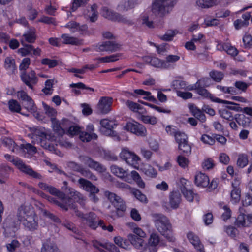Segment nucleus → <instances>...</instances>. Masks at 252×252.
I'll return each instance as SVG.
<instances>
[{
    "label": "nucleus",
    "mask_w": 252,
    "mask_h": 252,
    "mask_svg": "<svg viewBox=\"0 0 252 252\" xmlns=\"http://www.w3.org/2000/svg\"><path fill=\"white\" fill-rule=\"evenodd\" d=\"M153 220L158 231L167 240L173 242L175 238L173 234V229L168 219L164 215L159 213L152 214Z\"/></svg>",
    "instance_id": "1"
},
{
    "label": "nucleus",
    "mask_w": 252,
    "mask_h": 252,
    "mask_svg": "<svg viewBox=\"0 0 252 252\" xmlns=\"http://www.w3.org/2000/svg\"><path fill=\"white\" fill-rule=\"evenodd\" d=\"M176 3V0H154L151 11L155 16L163 18L172 10Z\"/></svg>",
    "instance_id": "2"
},
{
    "label": "nucleus",
    "mask_w": 252,
    "mask_h": 252,
    "mask_svg": "<svg viewBox=\"0 0 252 252\" xmlns=\"http://www.w3.org/2000/svg\"><path fill=\"white\" fill-rule=\"evenodd\" d=\"M101 14L104 18L112 21L121 22L129 26L134 24L133 20L128 19L127 17L115 12L107 7L102 8Z\"/></svg>",
    "instance_id": "3"
},
{
    "label": "nucleus",
    "mask_w": 252,
    "mask_h": 252,
    "mask_svg": "<svg viewBox=\"0 0 252 252\" xmlns=\"http://www.w3.org/2000/svg\"><path fill=\"white\" fill-rule=\"evenodd\" d=\"M78 183L80 185V187L83 189L89 192V198L91 201L94 203L98 201L99 198L96 195L99 191V189L95 186L94 185L89 181L84 178H80Z\"/></svg>",
    "instance_id": "4"
},
{
    "label": "nucleus",
    "mask_w": 252,
    "mask_h": 252,
    "mask_svg": "<svg viewBox=\"0 0 252 252\" xmlns=\"http://www.w3.org/2000/svg\"><path fill=\"white\" fill-rule=\"evenodd\" d=\"M79 159L85 165L99 173H102L106 171V168L104 165L88 156H80Z\"/></svg>",
    "instance_id": "5"
},
{
    "label": "nucleus",
    "mask_w": 252,
    "mask_h": 252,
    "mask_svg": "<svg viewBox=\"0 0 252 252\" xmlns=\"http://www.w3.org/2000/svg\"><path fill=\"white\" fill-rule=\"evenodd\" d=\"M239 212L236 221L238 226H246L252 224V214L249 213L248 210L244 207H240Z\"/></svg>",
    "instance_id": "6"
},
{
    "label": "nucleus",
    "mask_w": 252,
    "mask_h": 252,
    "mask_svg": "<svg viewBox=\"0 0 252 252\" xmlns=\"http://www.w3.org/2000/svg\"><path fill=\"white\" fill-rule=\"evenodd\" d=\"M94 50L97 52H114L119 50L121 45L114 41H107L102 42L94 47Z\"/></svg>",
    "instance_id": "7"
},
{
    "label": "nucleus",
    "mask_w": 252,
    "mask_h": 252,
    "mask_svg": "<svg viewBox=\"0 0 252 252\" xmlns=\"http://www.w3.org/2000/svg\"><path fill=\"white\" fill-rule=\"evenodd\" d=\"M113 103V98L111 97H101L96 106V112L98 114H106L110 112Z\"/></svg>",
    "instance_id": "8"
},
{
    "label": "nucleus",
    "mask_w": 252,
    "mask_h": 252,
    "mask_svg": "<svg viewBox=\"0 0 252 252\" xmlns=\"http://www.w3.org/2000/svg\"><path fill=\"white\" fill-rule=\"evenodd\" d=\"M124 129L137 136H144L146 134V129L144 126L137 122L127 123L124 127Z\"/></svg>",
    "instance_id": "9"
},
{
    "label": "nucleus",
    "mask_w": 252,
    "mask_h": 252,
    "mask_svg": "<svg viewBox=\"0 0 252 252\" xmlns=\"http://www.w3.org/2000/svg\"><path fill=\"white\" fill-rule=\"evenodd\" d=\"M12 162L14 164L17 166L23 172L25 173L34 178H41L42 176L40 174L33 170L30 166L26 165L21 160L18 159H13Z\"/></svg>",
    "instance_id": "10"
},
{
    "label": "nucleus",
    "mask_w": 252,
    "mask_h": 252,
    "mask_svg": "<svg viewBox=\"0 0 252 252\" xmlns=\"http://www.w3.org/2000/svg\"><path fill=\"white\" fill-rule=\"evenodd\" d=\"M34 213L32 207L22 205L18 208L16 217L19 222H23Z\"/></svg>",
    "instance_id": "11"
},
{
    "label": "nucleus",
    "mask_w": 252,
    "mask_h": 252,
    "mask_svg": "<svg viewBox=\"0 0 252 252\" xmlns=\"http://www.w3.org/2000/svg\"><path fill=\"white\" fill-rule=\"evenodd\" d=\"M180 189L186 199L192 202L193 200L194 194L190 188V184L185 179H181L180 180Z\"/></svg>",
    "instance_id": "12"
},
{
    "label": "nucleus",
    "mask_w": 252,
    "mask_h": 252,
    "mask_svg": "<svg viewBox=\"0 0 252 252\" xmlns=\"http://www.w3.org/2000/svg\"><path fill=\"white\" fill-rule=\"evenodd\" d=\"M120 156L127 163L134 165L140 160V158L134 153L129 151L127 148H124L122 150Z\"/></svg>",
    "instance_id": "13"
},
{
    "label": "nucleus",
    "mask_w": 252,
    "mask_h": 252,
    "mask_svg": "<svg viewBox=\"0 0 252 252\" xmlns=\"http://www.w3.org/2000/svg\"><path fill=\"white\" fill-rule=\"evenodd\" d=\"M84 220H86L87 225L93 229H95L103 223V221L99 220L96 215L92 212L86 214Z\"/></svg>",
    "instance_id": "14"
},
{
    "label": "nucleus",
    "mask_w": 252,
    "mask_h": 252,
    "mask_svg": "<svg viewBox=\"0 0 252 252\" xmlns=\"http://www.w3.org/2000/svg\"><path fill=\"white\" fill-rule=\"evenodd\" d=\"M20 78L22 81L30 88L32 89V84H36L37 78L34 70L31 71L29 73L26 72H21Z\"/></svg>",
    "instance_id": "15"
},
{
    "label": "nucleus",
    "mask_w": 252,
    "mask_h": 252,
    "mask_svg": "<svg viewBox=\"0 0 252 252\" xmlns=\"http://www.w3.org/2000/svg\"><path fill=\"white\" fill-rule=\"evenodd\" d=\"M19 221L17 220L15 221L11 217L8 216L4 220L3 224V228L5 233L11 234L14 233L17 230Z\"/></svg>",
    "instance_id": "16"
},
{
    "label": "nucleus",
    "mask_w": 252,
    "mask_h": 252,
    "mask_svg": "<svg viewBox=\"0 0 252 252\" xmlns=\"http://www.w3.org/2000/svg\"><path fill=\"white\" fill-rule=\"evenodd\" d=\"M25 229L33 231L38 229V217L35 213L22 222Z\"/></svg>",
    "instance_id": "17"
},
{
    "label": "nucleus",
    "mask_w": 252,
    "mask_h": 252,
    "mask_svg": "<svg viewBox=\"0 0 252 252\" xmlns=\"http://www.w3.org/2000/svg\"><path fill=\"white\" fill-rule=\"evenodd\" d=\"M187 238L197 252H205L204 246L198 236L192 232H189L187 234Z\"/></svg>",
    "instance_id": "18"
},
{
    "label": "nucleus",
    "mask_w": 252,
    "mask_h": 252,
    "mask_svg": "<svg viewBox=\"0 0 252 252\" xmlns=\"http://www.w3.org/2000/svg\"><path fill=\"white\" fill-rule=\"evenodd\" d=\"M137 4V0H123L117 6V9L121 12L127 11L134 8Z\"/></svg>",
    "instance_id": "19"
},
{
    "label": "nucleus",
    "mask_w": 252,
    "mask_h": 252,
    "mask_svg": "<svg viewBox=\"0 0 252 252\" xmlns=\"http://www.w3.org/2000/svg\"><path fill=\"white\" fill-rule=\"evenodd\" d=\"M40 252H61L57 245L50 239H47L43 242Z\"/></svg>",
    "instance_id": "20"
},
{
    "label": "nucleus",
    "mask_w": 252,
    "mask_h": 252,
    "mask_svg": "<svg viewBox=\"0 0 252 252\" xmlns=\"http://www.w3.org/2000/svg\"><path fill=\"white\" fill-rule=\"evenodd\" d=\"M200 95L205 97L209 98L212 101L219 103H229L228 101L220 99L218 97H214L207 90L204 89H199L196 92Z\"/></svg>",
    "instance_id": "21"
},
{
    "label": "nucleus",
    "mask_w": 252,
    "mask_h": 252,
    "mask_svg": "<svg viewBox=\"0 0 252 252\" xmlns=\"http://www.w3.org/2000/svg\"><path fill=\"white\" fill-rule=\"evenodd\" d=\"M100 124L102 126L100 130L105 135H106V133H108V131L113 130V129L114 126L116 125L115 121H110L106 119L101 120Z\"/></svg>",
    "instance_id": "22"
},
{
    "label": "nucleus",
    "mask_w": 252,
    "mask_h": 252,
    "mask_svg": "<svg viewBox=\"0 0 252 252\" xmlns=\"http://www.w3.org/2000/svg\"><path fill=\"white\" fill-rule=\"evenodd\" d=\"M195 183L198 187H207L209 184V179L205 174L199 173L195 176Z\"/></svg>",
    "instance_id": "23"
},
{
    "label": "nucleus",
    "mask_w": 252,
    "mask_h": 252,
    "mask_svg": "<svg viewBox=\"0 0 252 252\" xmlns=\"http://www.w3.org/2000/svg\"><path fill=\"white\" fill-rule=\"evenodd\" d=\"M61 38L63 39V44L76 46L80 45L83 44V40L79 39L73 36H70L67 34H63L61 35Z\"/></svg>",
    "instance_id": "24"
},
{
    "label": "nucleus",
    "mask_w": 252,
    "mask_h": 252,
    "mask_svg": "<svg viewBox=\"0 0 252 252\" xmlns=\"http://www.w3.org/2000/svg\"><path fill=\"white\" fill-rule=\"evenodd\" d=\"M127 238L130 243L135 248L137 249H142L144 244V240L142 238L138 237L133 234H128Z\"/></svg>",
    "instance_id": "25"
},
{
    "label": "nucleus",
    "mask_w": 252,
    "mask_h": 252,
    "mask_svg": "<svg viewBox=\"0 0 252 252\" xmlns=\"http://www.w3.org/2000/svg\"><path fill=\"white\" fill-rule=\"evenodd\" d=\"M68 183L66 181L63 182V186L61 187L63 191L65 192L66 195H70L71 196H75L78 197L79 199L83 200V196L79 192L75 191L73 189L69 188L67 186Z\"/></svg>",
    "instance_id": "26"
},
{
    "label": "nucleus",
    "mask_w": 252,
    "mask_h": 252,
    "mask_svg": "<svg viewBox=\"0 0 252 252\" xmlns=\"http://www.w3.org/2000/svg\"><path fill=\"white\" fill-rule=\"evenodd\" d=\"M181 201V196L178 191H173L170 196V204L173 208L176 209L178 207Z\"/></svg>",
    "instance_id": "27"
},
{
    "label": "nucleus",
    "mask_w": 252,
    "mask_h": 252,
    "mask_svg": "<svg viewBox=\"0 0 252 252\" xmlns=\"http://www.w3.org/2000/svg\"><path fill=\"white\" fill-rule=\"evenodd\" d=\"M51 121L54 131L57 133L59 135L62 136L65 133V130L61 126L60 122L55 118H51Z\"/></svg>",
    "instance_id": "28"
},
{
    "label": "nucleus",
    "mask_w": 252,
    "mask_h": 252,
    "mask_svg": "<svg viewBox=\"0 0 252 252\" xmlns=\"http://www.w3.org/2000/svg\"><path fill=\"white\" fill-rule=\"evenodd\" d=\"M116 208L115 214L113 215V216H117L118 217H121L123 215L124 212L126 209V205L125 202L124 200L120 201L118 203H114L113 205Z\"/></svg>",
    "instance_id": "29"
},
{
    "label": "nucleus",
    "mask_w": 252,
    "mask_h": 252,
    "mask_svg": "<svg viewBox=\"0 0 252 252\" xmlns=\"http://www.w3.org/2000/svg\"><path fill=\"white\" fill-rule=\"evenodd\" d=\"M111 171L113 174L121 178H124L128 176L127 171L116 165L111 166Z\"/></svg>",
    "instance_id": "30"
},
{
    "label": "nucleus",
    "mask_w": 252,
    "mask_h": 252,
    "mask_svg": "<svg viewBox=\"0 0 252 252\" xmlns=\"http://www.w3.org/2000/svg\"><path fill=\"white\" fill-rule=\"evenodd\" d=\"M141 169L148 177L155 178L157 175V171L149 164L144 165Z\"/></svg>",
    "instance_id": "31"
},
{
    "label": "nucleus",
    "mask_w": 252,
    "mask_h": 252,
    "mask_svg": "<svg viewBox=\"0 0 252 252\" xmlns=\"http://www.w3.org/2000/svg\"><path fill=\"white\" fill-rule=\"evenodd\" d=\"M104 196L110 201L112 205H114V203H118L123 200V199L113 192L106 190L104 192Z\"/></svg>",
    "instance_id": "32"
},
{
    "label": "nucleus",
    "mask_w": 252,
    "mask_h": 252,
    "mask_svg": "<svg viewBox=\"0 0 252 252\" xmlns=\"http://www.w3.org/2000/svg\"><path fill=\"white\" fill-rule=\"evenodd\" d=\"M217 0H197L196 5L200 8H208L215 5Z\"/></svg>",
    "instance_id": "33"
},
{
    "label": "nucleus",
    "mask_w": 252,
    "mask_h": 252,
    "mask_svg": "<svg viewBox=\"0 0 252 252\" xmlns=\"http://www.w3.org/2000/svg\"><path fill=\"white\" fill-rule=\"evenodd\" d=\"M4 67L14 73L16 69L15 60L11 57H6L4 61Z\"/></svg>",
    "instance_id": "34"
},
{
    "label": "nucleus",
    "mask_w": 252,
    "mask_h": 252,
    "mask_svg": "<svg viewBox=\"0 0 252 252\" xmlns=\"http://www.w3.org/2000/svg\"><path fill=\"white\" fill-rule=\"evenodd\" d=\"M160 237L158 234L156 232H153L151 233L148 239V243L149 246L156 247L159 243Z\"/></svg>",
    "instance_id": "35"
},
{
    "label": "nucleus",
    "mask_w": 252,
    "mask_h": 252,
    "mask_svg": "<svg viewBox=\"0 0 252 252\" xmlns=\"http://www.w3.org/2000/svg\"><path fill=\"white\" fill-rule=\"evenodd\" d=\"M178 149L180 151V153L185 156H188L191 154V148L188 144V141L179 144Z\"/></svg>",
    "instance_id": "36"
},
{
    "label": "nucleus",
    "mask_w": 252,
    "mask_h": 252,
    "mask_svg": "<svg viewBox=\"0 0 252 252\" xmlns=\"http://www.w3.org/2000/svg\"><path fill=\"white\" fill-rule=\"evenodd\" d=\"M180 59V57L178 55H170L166 57V59L163 60L164 68H169L170 66V63H174Z\"/></svg>",
    "instance_id": "37"
},
{
    "label": "nucleus",
    "mask_w": 252,
    "mask_h": 252,
    "mask_svg": "<svg viewBox=\"0 0 252 252\" xmlns=\"http://www.w3.org/2000/svg\"><path fill=\"white\" fill-rule=\"evenodd\" d=\"M232 186L233 187V189L231 191L230 194L231 198V201L233 203H237L240 200L241 190H240L239 188H237L236 187H234V183L232 184Z\"/></svg>",
    "instance_id": "38"
},
{
    "label": "nucleus",
    "mask_w": 252,
    "mask_h": 252,
    "mask_svg": "<svg viewBox=\"0 0 252 252\" xmlns=\"http://www.w3.org/2000/svg\"><path fill=\"white\" fill-rule=\"evenodd\" d=\"M21 43L24 46V47L19 49L18 52L22 56H26L29 55L32 51L33 50V46L32 45L24 44L23 41H21Z\"/></svg>",
    "instance_id": "39"
},
{
    "label": "nucleus",
    "mask_w": 252,
    "mask_h": 252,
    "mask_svg": "<svg viewBox=\"0 0 252 252\" xmlns=\"http://www.w3.org/2000/svg\"><path fill=\"white\" fill-rule=\"evenodd\" d=\"M134 92L139 95L148 96V100L149 101L153 102L156 104H158V101L155 97L151 95V93L148 91H145L142 89H136L134 90Z\"/></svg>",
    "instance_id": "40"
},
{
    "label": "nucleus",
    "mask_w": 252,
    "mask_h": 252,
    "mask_svg": "<svg viewBox=\"0 0 252 252\" xmlns=\"http://www.w3.org/2000/svg\"><path fill=\"white\" fill-rule=\"evenodd\" d=\"M178 33V31L175 30H169L165 34L163 35L160 36V38L166 41H170L173 40V37Z\"/></svg>",
    "instance_id": "41"
},
{
    "label": "nucleus",
    "mask_w": 252,
    "mask_h": 252,
    "mask_svg": "<svg viewBox=\"0 0 252 252\" xmlns=\"http://www.w3.org/2000/svg\"><path fill=\"white\" fill-rule=\"evenodd\" d=\"M20 148L24 153H27L29 154H34L37 152L36 148L31 144H21Z\"/></svg>",
    "instance_id": "42"
},
{
    "label": "nucleus",
    "mask_w": 252,
    "mask_h": 252,
    "mask_svg": "<svg viewBox=\"0 0 252 252\" xmlns=\"http://www.w3.org/2000/svg\"><path fill=\"white\" fill-rule=\"evenodd\" d=\"M38 186L40 189L43 190H46L49 192L51 194L55 195L58 189L56 188L49 186L47 184L43 182L39 183Z\"/></svg>",
    "instance_id": "43"
},
{
    "label": "nucleus",
    "mask_w": 252,
    "mask_h": 252,
    "mask_svg": "<svg viewBox=\"0 0 252 252\" xmlns=\"http://www.w3.org/2000/svg\"><path fill=\"white\" fill-rule=\"evenodd\" d=\"M209 76L213 80L220 82L223 78L224 74L220 71L212 70L209 73Z\"/></svg>",
    "instance_id": "44"
},
{
    "label": "nucleus",
    "mask_w": 252,
    "mask_h": 252,
    "mask_svg": "<svg viewBox=\"0 0 252 252\" xmlns=\"http://www.w3.org/2000/svg\"><path fill=\"white\" fill-rule=\"evenodd\" d=\"M131 193L137 199L143 203H147L148 200L146 196L140 191L136 189H133Z\"/></svg>",
    "instance_id": "45"
},
{
    "label": "nucleus",
    "mask_w": 252,
    "mask_h": 252,
    "mask_svg": "<svg viewBox=\"0 0 252 252\" xmlns=\"http://www.w3.org/2000/svg\"><path fill=\"white\" fill-rule=\"evenodd\" d=\"M248 163V156L245 154L239 155L237 161V165L240 168H243L245 167Z\"/></svg>",
    "instance_id": "46"
},
{
    "label": "nucleus",
    "mask_w": 252,
    "mask_h": 252,
    "mask_svg": "<svg viewBox=\"0 0 252 252\" xmlns=\"http://www.w3.org/2000/svg\"><path fill=\"white\" fill-rule=\"evenodd\" d=\"M9 108L10 111L15 112H20L21 106L18 101L16 100L11 99L8 101Z\"/></svg>",
    "instance_id": "47"
},
{
    "label": "nucleus",
    "mask_w": 252,
    "mask_h": 252,
    "mask_svg": "<svg viewBox=\"0 0 252 252\" xmlns=\"http://www.w3.org/2000/svg\"><path fill=\"white\" fill-rule=\"evenodd\" d=\"M45 196L49 201L58 205L63 210H65V211L68 210L66 203L64 204L63 203H61L60 201L57 200L55 198L50 196L45 195Z\"/></svg>",
    "instance_id": "48"
},
{
    "label": "nucleus",
    "mask_w": 252,
    "mask_h": 252,
    "mask_svg": "<svg viewBox=\"0 0 252 252\" xmlns=\"http://www.w3.org/2000/svg\"><path fill=\"white\" fill-rule=\"evenodd\" d=\"M82 176L90 180L96 181L97 178L90 170L82 168L80 172Z\"/></svg>",
    "instance_id": "49"
},
{
    "label": "nucleus",
    "mask_w": 252,
    "mask_h": 252,
    "mask_svg": "<svg viewBox=\"0 0 252 252\" xmlns=\"http://www.w3.org/2000/svg\"><path fill=\"white\" fill-rule=\"evenodd\" d=\"M53 85V80H47L45 83V87L42 90V91L46 94H51L52 93Z\"/></svg>",
    "instance_id": "50"
},
{
    "label": "nucleus",
    "mask_w": 252,
    "mask_h": 252,
    "mask_svg": "<svg viewBox=\"0 0 252 252\" xmlns=\"http://www.w3.org/2000/svg\"><path fill=\"white\" fill-rule=\"evenodd\" d=\"M131 176L133 179L137 183L138 186L141 188L145 187V183L141 179L139 174L135 171L131 172Z\"/></svg>",
    "instance_id": "51"
},
{
    "label": "nucleus",
    "mask_w": 252,
    "mask_h": 252,
    "mask_svg": "<svg viewBox=\"0 0 252 252\" xmlns=\"http://www.w3.org/2000/svg\"><path fill=\"white\" fill-rule=\"evenodd\" d=\"M174 137L177 143H178V145H179V144L184 143L188 141L187 135L181 131H177V133L175 134Z\"/></svg>",
    "instance_id": "52"
},
{
    "label": "nucleus",
    "mask_w": 252,
    "mask_h": 252,
    "mask_svg": "<svg viewBox=\"0 0 252 252\" xmlns=\"http://www.w3.org/2000/svg\"><path fill=\"white\" fill-rule=\"evenodd\" d=\"M42 213L45 217H46L48 218L49 219H51L52 221L54 222L57 223H60L61 220L56 215L54 214L51 213V212H49L47 210L43 209L42 210Z\"/></svg>",
    "instance_id": "53"
},
{
    "label": "nucleus",
    "mask_w": 252,
    "mask_h": 252,
    "mask_svg": "<svg viewBox=\"0 0 252 252\" xmlns=\"http://www.w3.org/2000/svg\"><path fill=\"white\" fill-rule=\"evenodd\" d=\"M23 36L25 40L30 43H34L36 38L35 32L33 31H29L24 33Z\"/></svg>",
    "instance_id": "54"
},
{
    "label": "nucleus",
    "mask_w": 252,
    "mask_h": 252,
    "mask_svg": "<svg viewBox=\"0 0 252 252\" xmlns=\"http://www.w3.org/2000/svg\"><path fill=\"white\" fill-rule=\"evenodd\" d=\"M41 63L43 65H48L49 68H53L58 65V62L56 60L44 58L41 61Z\"/></svg>",
    "instance_id": "55"
},
{
    "label": "nucleus",
    "mask_w": 252,
    "mask_h": 252,
    "mask_svg": "<svg viewBox=\"0 0 252 252\" xmlns=\"http://www.w3.org/2000/svg\"><path fill=\"white\" fill-rule=\"evenodd\" d=\"M2 143L9 149L12 152H14V147L16 145L15 142L10 138L4 137L2 140Z\"/></svg>",
    "instance_id": "56"
},
{
    "label": "nucleus",
    "mask_w": 252,
    "mask_h": 252,
    "mask_svg": "<svg viewBox=\"0 0 252 252\" xmlns=\"http://www.w3.org/2000/svg\"><path fill=\"white\" fill-rule=\"evenodd\" d=\"M30 63L31 60L29 58H24L19 66L21 72H26V69L29 68Z\"/></svg>",
    "instance_id": "57"
},
{
    "label": "nucleus",
    "mask_w": 252,
    "mask_h": 252,
    "mask_svg": "<svg viewBox=\"0 0 252 252\" xmlns=\"http://www.w3.org/2000/svg\"><path fill=\"white\" fill-rule=\"evenodd\" d=\"M193 114L196 118L198 119L201 122H205L206 116L205 114L197 107H195L194 109L193 110Z\"/></svg>",
    "instance_id": "58"
},
{
    "label": "nucleus",
    "mask_w": 252,
    "mask_h": 252,
    "mask_svg": "<svg viewBox=\"0 0 252 252\" xmlns=\"http://www.w3.org/2000/svg\"><path fill=\"white\" fill-rule=\"evenodd\" d=\"M20 244L17 240H13L10 243H8L6 245L7 250L9 252H14L17 248H19Z\"/></svg>",
    "instance_id": "59"
},
{
    "label": "nucleus",
    "mask_w": 252,
    "mask_h": 252,
    "mask_svg": "<svg viewBox=\"0 0 252 252\" xmlns=\"http://www.w3.org/2000/svg\"><path fill=\"white\" fill-rule=\"evenodd\" d=\"M141 120L144 123L150 124L152 125H154L157 122V120L156 117L150 116L148 115H142L141 116Z\"/></svg>",
    "instance_id": "60"
},
{
    "label": "nucleus",
    "mask_w": 252,
    "mask_h": 252,
    "mask_svg": "<svg viewBox=\"0 0 252 252\" xmlns=\"http://www.w3.org/2000/svg\"><path fill=\"white\" fill-rule=\"evenodd\" d=\"M222 48L227 53V54L232 56H235L238 54L237 50L234 47L224 45L222 46Z\"/></svg>",
    "instance_id": "61"
},
{
    "label": "nucleus",
    "mask_w": 252,
    "mask_h": 252,
    "mask_svg": "<svg viewBox=\"0 0 252 252\" xmlns=\"http://www.w3.org/2000/svg\"><path fill=\"white\" fill-rule=\"evenodd\" d=\"M31 130L32 132L33 135L38 136L39 139L47 136L46 133L42 129L38 127H33Z\"/></svg>",
    "instance_id": "62"
},
{
    "label": "nucleus",
    "mask_w": 252,
    "mask_h": 252,
    "mask_svg": "<svg viewBox=\"0 0 252 252\" xmlns=\"http://www.w3.org/2000/svg\"><path fill=\"white\" fill-rule=\"evenodd\" d=\"M163 62V60H161L156 57H153L150 65L155 67L164 68Z\"/></svg>",
    "instance_id": "63"
},
{
    "label": "nucleus",
    "mask_w": 252,
    "mask_h": 252,
    "mask_svg": "<svg viewBox=\"0 0 252 252\" xmlns=\"http://www.w3.org/2000/svg\"><path fill=\"white\" fill-rule=\"evenodd\" d=\"M200 140L204 143L209 145H213L215 143V139L207 134L202 135Z\"/></svg>",
    "instance_id": "64"
}]
</instances>
